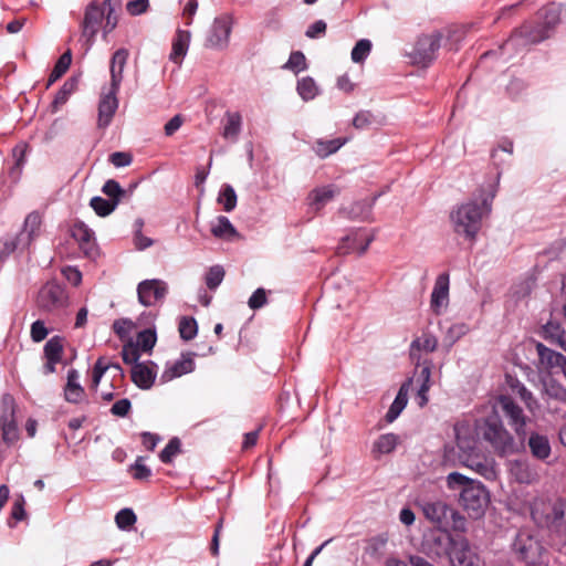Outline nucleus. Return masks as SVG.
Listing matches in <instances>:
<instances>
[{
    "mask_svg": "<svg viewBox=\"0 0 566 566\" xmlns=\"http://www.w3.org/2000/svg\"><path fill=\"white\" fill-rule=\"evenodd\" d=\"M454 434L460 464L471 469L486 480H495L497 478L496 463L494 459L479 452L471 424L467 421L455 423Z\"/></svg>",
    "mask_w": 566,
    "mask_h": 566,
    "instance_id": "f257e3e1",
    "label": "nucleus"
},
{
    "mask_svg": "<svg viewBox=\"0 0 566 566\" xmlns=\"http://www.w3.org/2000/svg\"><path fill=\"white\" fill-rule=\"evenodd\" d=\"M531 516L538 526L548 531L552 541L566 545V499H535Z\"/></svg>",
    "mask_w": 566,
    "mask_h": 566,
    "instance_id": "f03ea898",
    "label": "nucleus"
},
{
    "mask_svg": "<svg viewBox=\"0 0 566 566\" xmlns=\"http://www.w3.org/2000/svg\"><path fill=\"white\" fill-rule=\"evenodd\" d=\"M447 486L452 491H460V504L472 518H480L489 504V492L478 481L459 473L451 472L446 478Z\"/></svg>",
    "mask_w": 566,
    "mask_h": 566,
    "instance_id": "7ed1b4c3",
    "label": "nucleus"
},
{
    "mask_svg": "<svg viewBox=\"0 0 566 566\" xmlns=\"http://www.w3.org/2000/svg\"><path fill=\"white\" fill-rule=\"evenodd\" d=\"M493 198L494 193H491L490 198H483L481 203L468 201L457 207L450 214L454 232L474 241L481 229L482 218L491 211Z\"/></svg>",
    "mask_w": 566,
    "mask_h": 566,
    "instance_id": "20e7f679",
    "label": "nucleus"
},
{
    "mask_svg": "<svg viewBox=\"0 0 566 566\" xmlns=\"http://www.w3.org/2000/svg\"><path fill=\"white\" fill-rule=\"evenodd\" d=\"M513 557L528 566L547 563L548 551L539 536L527 528L520 530L511 543Z\"/></svg>",
    "mask_w": 566,
    "mask_h": 566,
    "instance_id": "39448f33",
    "label": "nucleus"
},
{
    "mask_svg": "<svg viewBox=\"0 0 566 566\" xmlns=\"http://www.w3.org/2000/svg\"><path fill=\"white\" fill-rule=\"evenodd\" d=\"M433 544L438 548L430 549L428 554L437 557L448 554L452 566H481L480 557L464 537L453 538L448 534L439 535L433 538Z\"/></svg>",
    "mask_w": 566,
    "mask_h": 566,
    "instance_id": "423d86ee",
    "label": "nucleus"
},
{
    "mask_svg": "<svg viewBox=\"0 0 566 566\" xmlns=\"http://www.w3.org/2000/svg\"><path fill=\"white\" fill-rule=\"evenodd\" d=\"M539 27L532 24H524L516 30L513 35L506 41L505 46H514L523 41L524 44L537 43L548 36V30L555 27L559 21V8L552 3L537 13Z\"/></svg>",
    "mask_w": 566,
    "mask_h": 566,
    "instance_id": "0eeeda50",
    "label": "nucleus"
},
{
    "mask_svg": "<svg viewBox=\"0 0 566 566\" xmlns=\"http://www.w3.org/2000/svg\"><path fill=\"white\" fill-rule=\"evenodd\" d=\"M120 0H104L102 3L92 2L87 6L83 20V35L92 41L103 25L104 32L108 33L117 24V18L114 14Z\"/></svg>",
    "mask_w": 566,
    "mask_h": 566,
    "instance_id": "6e6552de",
    "label": "nucleus"
},
{
    "mask_svg": "<svg viewBox=\"0 0 566 566\" xmlns=\"http://www.w3.org/2000/svg\"><path fill=\"white\" fill-rule=\"evenodd\" d=\"M483 437L501 455L511 454L515 451L513 437L499 419H488L485 421Z\"/></svg>",
    "mask_w": 566,
    "mask_h": 566,
    "instance_id": "1a4fd4ad",
    "label": "nucleus"
},
{
    "mask_svg": "<svg viewBox=\"0 0 566 566\" xmlns=\"http://www.w3.org/2000/svg\"><path fill=\"white\" fill-rule=\"evenodd\" d=\"M38 305L44 311L60 313L67 307L69 295L62 285L49 282L39 292Z\"/></svg>",
    "mask_w": 566,
    "mask_h": 566,
    "instance_id": "9d476101",
    "label": "nucleus"
},
{
    "mask_svg": "<svg viewBox=\"0 0 566 566\" xmlns=\"http://www.w3.org/2000/svg\"><path fill=\"white\" fill-rule=\"evenodd\" d=\"M500 409L509 420V424L514 429L520 440L526 439V422L527 418L523 409L510 397L502 395L496 399L495 406Z\"/></svg>",
    "mask_w": 566,
    "mask_h": 566,
    "instance_id": "9b49d317",
    "label": "nucleus"
},
{
    "mask_svg": "<svg viewBox=\"0 0 566 566\" xmlns=\"http://www.w3.org/2000/svg\"><path fill=\"white\" fill-rule=\"evenodd\" d=\"M233 21L230 15H221L213 20L208 31L205 46L214 50H223L229 44Z\"/></svg>",
    "mask_w": 566,
    "mask_h": 566,
    "instance_id": "f8f14e48",
    "label": "nucleus"
},
{
    "mask_svg": "<svg viewBox=\"0 0 566 566\" xmlns=\"http://www.w3.org/2000/svg\"><path fill=\"white\" fill-rule=\"evenodd\" d=\"M441 35L432 33L422 35L415 44L410 57L415 64L426 66L434 60L436 53L440 48Z\"/></svg>",
    "mask_w": 566,
    "mask_h": 566,
    "instance_id": "ddd939ff",
    "label": "nucleus"
},
{
    "mask_svg": "<svg viewBox=\"0 0 566 566\" xmlns=\"http://www.w3.org/2000/svg\"><path fill=\"white\" fill-rule=\"evenodd\" d=\"M374 238L375 235L371 231L357 229L343 239L338 247V253L347 254L356 252L361 255L367 251Z\"/></svg>",
    "mask_w": 566,
    "mask_h": 566,
    "instance_id": "4468645a",
    "label": "nucleus"
},
{
    "mask_svg": "<svg viewBox=\"0 0 566 566\" xmlns=\"http://www.w3.org/2000/svg\"><path fill=\"white\" fill-rule=\"evenodd\" d=\"M167 284L161 280H145L138 284V300L144 306H153L165 298Z\"/></svg>",
    "mask_w": 566,
    "mask_h": 566,
    "instance_id": "2eb2a0df",
    "label": "nucleus"
},
{
    "mask_svg": "<svg viewBox=\"0 0 566 566\" xmlns=\"http://www.w3.org/2000/svg\"><path fill=\"white\" fill-rule=\"evenodd\" d=\"M536 353L538 356L537 369L547 374H554L560 370L564 364H566V357L546 347L542 343L535 344Z\"/></svg>",
    "mask_w": 566,
    "mask_h": 566,
    "instance_id": "dca6fc26",
    "label": "nucleus"
},
{
    "mask_svg": "<svg viewBox=\"0 0 566 566\" xmlns=\"http://www.w3.org/2000/svg\"><path fill=\"white\" fill-rule=\"evenodd\" d=\"M512 480L520 484L531 485L539 481L537 468L525 460H514L509 463Z\"/></svg>",
    "mask_w": 566,
    "mask_h": 566,
    "instance_id": "f3484780",
    "label": "nucleus"
},
{
    "mask_svg": "<svg viewBox=\"0 0 566 566\" xmlns=\"http://www.w3.org/2000/svg\"><path fill=\"white\" fill-rule=\"evenodd\" d=\"M117 93L118 90H114L112 87H109L107 92L102 93L98 103V127L105 128L111 124L112 118L118 108V99L116 97Z\"/></svg>",
    "mask_w": 566,
    "mask_h": 566,
    "instance_id": "a211bd4d",
    "label": "nucleus"
},
{
    "mask_svg": "<svg viewBox=\"0 0 566 566\" xmlns=\"http://www.w3.org/2000/svg\"><path fill=\"white\" fill-rule=\"evenodd\" d=\"M157 366L153 361L135 364L132 380L140 389H149L156 379Z\"/></svg>",
    "mask_w": 566,
    "mask_h": 566,
    "instance_id": "6ab92c4d",
    "label": "nucleus"
},
{
    "mask_svg": "<svg viewBox=\"0 0 566 566\" xmlns=\"http://www.w3.org/2000/svg\"><path fill=\"white\" fill-rule=\"evenodd\" d=\"M449 303V276L448 274H440L436 282L431 293V308L436 314H441L442 310L448 306Z\"/></svg>",
    "mask_w": 566,
    "mask_h": 566,
    "instance_id": "aec40b11",
    "label": "nucleus"
},
{
    "mask_svg": "<svg viewBox=\"0 0 566 566\" xmlns=\"http://www.w3.org/2000/svg\"><path fill=\"white\" fill-rule=\"evenodd\" d=\"M72 237L77 241L85 255L92 258L96 254V244L93 231L83 222L72 227Z\"/></svg>",
    "mask_w": 566,
    "mask_h": 566,
    "instance_id": "412c9836",
    "label": "nucleus"
},
{
    "mask_svg": "<svg viewBox=\"0 0 566 566\" xmlns=\"http://www.w3.org/2000/svg\"><path fill=\"white\" fill-rule=\"evenodd\" d=\"M400 442L399 436L395 433H384L379 436L371 446V457L379 460L382 455L394 452Z\"/></svg>",
    "mask_w": 566,
    "mask_h": 566,
    "instance_id": "4be33fe9",
    "label": "nucleus"
},
{
    "mask_svg": "<svg viewBox=\"0 0 566 566\" xmlns=\"http://www.w3.org/2000/svg\"><path fill=\"white\" fill-rule=\"evenodd\" d=\"M195 369V361L190 354L182 355L179 360L167 366L161 375L164 381H169L174 378L181 377L189 374Z\"/></svg>",
    "mask_w": 566,
    "mask_h": 566,
    "instance_id": "5701e85b",
    "label": "nucleus"
},
{
    "mask_svg": "<svg viewBox=\"0 0 566 566\" xmlns=\"http://www.w3.org/2000/svg\"><path fill=\"white\" fill-rule=\"evenodd\" d=\"M128 59V51L126 49L117 50L111 61V86L114 90H119L123 81V72Z\"/></svg>",
    "mask_w": 566,
    "mask_h": 566,
    "instance_id": "b1692460",
    "label": "nucleus"
},
{
    "mask_svg": "<svg viewBox=\"0 0 566 566\" xmlns=\"http://www.w3.org/2000/svg\"><path fill=\"white\" fill-rule=\"evenodd\" d=\"M422 511L428 520L438 525H442L449 514H454L453 510L442 501L428 502L423 505Z\"/></svg>",
    "mask_w": 566,
    "mask_h": 566,
    "instance_id": "393cba45",
    "label": "nucleus"
},
{
    "mask_svg": "<svg viewBox=\"0 0 566 566\" xmlns=\"http://www.w3.org/2000/svg\"><path fill=\"white\" fill-rule=\"evenodd\" d=\"M191 33L187 30H177L176 36L172 40V48L169 55L170 61L180 64L182 59L188 52L190 44Z\"/></svg>",
    "mask_w": 566,
    "mask_h": 566,
    "instance_id": "a878e982",
    "label": "nucleus"
},
{
    "mask_svg": "<svg viewBox=\"0 0 566 566\" xmlns=\"http://www.w3.org/2000/svg\"><path fill=\"white\" fill-rule=\"evenodd\" d=\"M527 446L532 455L538 460H546L552 453L549 440L545 434L532 432Z\"/></svg>",
    "mask_w": 566,
    "mask_h": 566,
    "instance_id": "bb28decb",
    "label": "nucleus"
},
{
    "mask_svg": "<svg viewBox=\"0 0 566 566\" xmlns=\"http://www.w3.org/2000/svg\"><path fill=\"white\" fill-rule=\"evenodd\" d=\"M210 231L214 238L226 241L239 238L237 229L230 222L229 218L224 216H219L211 222Z\"/></svg>",
    "mask_w": 566,
    "mask_h": 566,
    "instance_id": "cd10ccee",
    "label": "nucleus"
},
{
    "mask_svg": "<svg viewBox=\"0 0 566 566\" xmlns=\"http://www.w3.org/2000/svg\"><path fill=\"white\" fill-rule=\"evenodd\" d=\"M80 375L77 370L70 369L67 373V382L64 388L65 400L71 403H78L84 399L85 391L78 382Z\"/></svg>",
    "mask_w": 566,
    "mask_h": 566,
    "instance_id": "c85d7f7f",
    "label": "nucleus"
},
{
    "mask_svg": "<svg viewBox=\"0 0 566 566\" xmlns=\"http://www.w3.org/2000/svg\"><path fill=\"white\" fill-rule=\"evenodd\" d=\"M242 129V116L239 112H227L224 115V125L222 137L224 139L237 142Z\"/></svg>",
    "mask_w": 566,
    "mask_h": 566,
    "instance_id": "c756f323",
    "label": "nucleus"
},
{
    "mask_svg": "<svg viewBox=\"0 0 566 566\" xmlns=\"http://www.w3.org/2000/svg\"><path fill=\"white\" fill-rule=\"evenodd\" d=\"M411 385V380L405 382L394 402L391 403L388 412L386 413V420L387 422H392L394 420H396L398 418V416L401 413V411L405 409V407L407 406V402H408V392H409V387Z\"/></svg>",
    "mask_w": 566,
    "mask_h": 566,
    "instance_id": "7c9ffc66",
    "label": "nucleus"
},
{
    "mask_svg": "<svg viewBox=\"0 0 566 566\" xmlns=\"http://www.w3.org/2000/svg\"><path fill=\"white\" fill-rule=\"evenodd\" d=\"M542 384L544 400L553 399L566 405V387L553 378L544 379Z\"/></svg>",
    "mask_w": 566,
    "mask_h": 566,
    "instance_id": "2f4dec72",
    "label": "nucleus"
},
{
    "mask_svg": "<svg viewBox=\"0 0 566 566\" xmlns=\"http://www.w3.org/2000/svg\"><path fill=\"white\" fill-rule=\"evenodd\" d=\"M42 224V217L38 212H31L27 216L23 224V230L20 233L19 241H23V235H27L25 244H29L40 233Z\"/></svg>",
    "mask_w": 566,
    "mask_h": 566,
    "instance_id": "473e14b6",
    "label": "nucleus"
},
{
    "mask_svg": "<svg viewBox=\"0 0 566 566\" xmlns=\"http://www.w3.org/2000/svg\"><path fill=\"white\" fill-rule=\"evenodd\" d=\"M387 543L388 536L386 534L376 535L368 539L365 554L373 559L379 560L386 554Z\"/></svg>",
    "mask_w": 566,
    "mask_h": 566,
    "instance_id": "72a5a7b5",
    "label": "nucleus"
},
{
    "mask_svg": "<svg viewBox=\"0 0 566 566\" xmlns=\"http://www.w3.org/2000/svg\"><path fill=\"white\" fill-rule=\"evenodd\" d=\"M544 337L566 352L565 331L557 322H548L543 328Z\"/></svg>",
    "mask_w": 566,
    "mask_h": 566,
    "instance_id": "f704fd0d",
    "label": "nucleus"
},
{
    "mask_svg": "<svg viewBox=\"0 0 566 566\" xmlns=\"http://www.w3.org/2000/svg\"><path fill=\"white\" fill-rule=\"evenodd\" d=\"M335 193L336 190L333 186L316 188L310 193L311 206L319 210L334 198Z\"/></svg>",
    "mask_w": 566,
    "mask_h": 566,
    "instance_id": "c9c22d12",
    "label": "nucleus"
},
{
    "mask_svg": "<svg viewBox=\"0 0 566 566\" xmlns=\"http://www.w3.org/2000/svg\"><path fill=\"white\" fill-rule=\"evenodd\" d=\"M344 139L335 138L331 140L318 139L314 144V151L319 158H326L327 156L335 154L343 145Z\"/></svg>",
    "mask_w": 566,
    "mask_h": 566,
    "instance_id": "e433bc0d",
    "label": "nucleus"
},
{
    "mask_svg": "<svg viewBox=\"0 0 566 566\" xmlns=\"http://www.w3.org/2000/svg\"><path fill=\"white\" fill-rule=\"evenodd\" d=\"M15 401L11 395H4L0 403V424L15 421Z\"/></svg>",
    "mask_w": 566,
    "mask_h": 566,
    "instance_id": "4c0bfd02",
    "label": "nucleus"
},
{
    "mask_svg": "<svg viewBox=\"0 0 566 566\" xmlns=\"http://www.w3.org/2000/svg\"><path fill=\"white\" fill-rule=\"evenodd\" d=\"M296 90L304 101H311L318 94V86L310 76H305L298 80Z\"/></svg>",
    "mask_w": 566,
    "mask_h": 566,
    "instance_id": "58836bf2",
    "label": "nucleus"
},
{
    "mask_svg": "<svg viewBox=\"0 0 566 566\" xmlns=\"http://www.w3.org/2000/svg\"><path fill=\"white\" fill-rule=\"evenodd\" d=\"M430 376L431 370L430 366H423L420 370V374L418 376V381L420 382V388L418 390V397H419V406L423 407L428 402L427 392L430 389Z\"/></svg>",
    "mask_w": 566,
    "mask_h": 566,
    "instance_id": "ea45409f",
    "label": "nucleus"
},
{
    "mask_svg": "<svg viewBox=\"0 0 566 566\" xmlns=\"http://www.w3.org/2000/svg\"><path fill=\"white\" fill-rule=\"evenodd\" d=\"M64 339L60 336H53L44 345V356L46 359L61 360L63 354Z\"/></svg>",
    "mask_w": 566,
    "mask_h": 566,
    "instance_id": "a19ab883",
    "label": "nucleus"
},
{
    "mask_svg": "<svg viewBox=\"0 0 566 566\" xmlns=\"http://www.w3.org/2000/svg\"><path fill=\"white\" fill-rule=\"evenodd\" d=\"M218 202L222 205L227 212L232 211L237 206V193L232 186L224 185L218 196Z\"/></svg>",
    "mask_w": 566,
    "mask_h": 566,
    "instance_id": "79ce46f5",
    "label": "nucleus"
},
{
    "mask_svg": "<svg viewBox=\"0 0 566 566\" xmlns=\"http://www.w3.org/2000/svg\"><path fill=\"white\" fill-rule=\"evenodd\" d=\"M90 206L97 216L106 217L115 210L117 201H111L97 196L91 199Z\"/></svg>",
    "mask_w": 566,
    "mask_h": 566,
    "instance_id": "37998d69",
    "label": "nucleus"
},
{
    "mask_svg": "<svg viewBox=\"0 0 566 566\" xmlns=\"http://www.w3.org/2000/svg\"><path fill=\"white\" fill-rule=\"evenodd\" d=\"M72 62V55L70 51L64 52L55 63L50 77L49 85L59 80L70 67Z\"/></svg>",
    "mask_w": 566,
    "mask_h": 566,
    "instance_id": "c03bdc74",
    "label": "nucleus"
},
{
    "mask_svg": "<svg viewBox=\"0 0 566 566\" xmlns=\"http://www.w3.org/2000/svg\"><path fill=\"white\" fill-rule=\"evenodd\" d=\"M109 367H114V368H116L119 371L122 370L119 365H117V364L111 365L108 361H106V359L104 357H99L96 360V363L94 365V368H93V374H92V380H93V387L94 388H97V386L101 382L102 377L104 376L105 371Z\"/></svg>",
    "mask_w": 566,
    "mask_h": 566,
    "instance_id": "a18cd8bd",
    "label": "nucleus"
},
{
    "mask_svg": "<svg viewBox=\"0 0 566 566\" xmlns=\"http://www.w3.org/2000/svg\"><path fill=\"white\" fill-rule=\"evenodd\" d=\"M102 191L105 196H107L111 200V201H117V205L119 203L120 201V198L124 197L126 195V191L120 187V185L114 180V179H109L107 180L103 188H102Z\"/></svg>",
    "mask_w": 566,
    "mask_h": 566,
    "instance_id": "49530a36",
    "label": "nucleus"
},
{
    "mask_svg": "<svg viewBox=\"0 0 566 566\" xmlns=\"http://www.w3.org/2000/svg\"><path fill=\"white\" fill-rule=\"evenodd\" d=\"M284 67L296 74L306 70L307 63L305 55L301 51L292 52Z\"/></svg>",
    "mask_w": 566,
    "mask_h": 566,
    "instance_id": "de8ad7c7",
    "label": "nucleus"
},
{
    "mask_svg": "<svg viewBox=\"0 0 566 566\" xmlns=\"http://www.w3.org/2000/svg\"><path fill=\"white\" fill-rule=\"evenodd\" d=\"M197 322L191 317H182L179 322L180 337L185 340H190L197 335Z\"/></svg>",
    "mask_w": 566,
    "mask_h": 566,
    "instance_id": "09e8293b",
    "label": "nucleus"
},
{
    "mask_svg": "<svg viewBox=\"0 0 566 566\" xmlns=\"http://www.w3.org/2000/svg\"><path fill=\"white\" fill-rule=\"evenodd\" d=\"M156 333L151 329H145L137 335L136 346L143 352H149L156 344Z\"/></svg>",
    "mask_w": 566,
    "mask_h": 566,
    "instance_id": "8fccbe9b",
    "label": "nucleus"
},
{
    "mask_svg": "<svg viewBox=\"0 0 566 566\" xmlns=\"http://www.w3.org/2000/svg\"><path fill=\"white\" fill-rule=\"evenodd\" d=\"M371 50V42L367 39L359 40L352 50V60L355 63H360L369 55Z\"/></svg>",
    "mask_w": 566,
    "mask_h": 566,
    "instance_id": "3c124183",
    "label": "nucleus"
},
{
    "mask_svg": "<svg viewBox=\"0 0 566 566\" xmlns=\"http://www.w3.org/2000/svg\"><path fill=\"white\" fill-rule=\"evenodd\" d=\"M224 277V270L221 265H214L206 274V284L210 290L217 289Z\"/></svg>",
    "mask_w": 566,
    "mask_h": 566,
    "instance_id": "603ef678",
    "label": "nucleus"
},
{
    "mask_svg": "<svg viewBox=\"0 0 566 566\" xmlns=\"http://www.w3.org/2000/svg\"><path fill=\"white\" fill-rule=\"evenodd\" d=\"M115 522L118 528L127 530L136 523V515L133 510L123 509L116 514Z\"/></svg>",
    "mask_w": 566,
    "mask_h": 566,
    "instance_id": "864d4df0",
    "label": "nucleus"
},
{
    "mask_svg": "<svg viewBox=\"0 0 566 566\" xmlns=\"http://www.w3.org/2000/svg\"><path fill=\"white\" fill-rule=\"evenodd\" d=\"M134 328L135 324L128 318H119L113 323V331L120 339L128 337Z\"/></svg>",
    "mask_w": 566,
    "mask_h": 566,
    "instance_id": "5fc2aeb1",
    "label": "nucleus"
},
{
    "mask_svg": "<svg viewBox=\"0 0 566 566\" xmlns=\"http://www.w3.org/2000/svg\"><path fill=\"white\" fill-rule=\"evenodd\" d=\"M180 452V441L177 438L171 439L159 454L161 462L170 463L172 458Z\"/></svg>",
    "mask_w": 566,
    "mask_h": 566,
    "instance_id": "6e6d98bb",
    "label": "nucleus"
},
{
    "mask_svg": "<svg viewBox=\"0 0 566 566\" xmlns=\"http://www.w3.org/2000/svg\"><path fill=\"white\" fill-rule=\"evenodd\" d=\"M438 346V340L433 335L423 334L420 338L412 343V347H417L420 350L433 352Z\"/></svg>",
    "mask_w": 566,
    "mask_h": 566,
    "instance_id": "4d7b16f0",
    "label": "nucleus"
},
{
    "mask_svg": "<svg viewBox=\"0 0 566 566\" xmlns=\"http://www.w3.org/2000/svg\"><path fill=\"white\" fill-rule=\"evenodd\" d=\"M2 431V439L4 442L12 444L19 439V431L17 427V422H6L0 424Z\"/></svg>",
    "mask_w": 566,
    "mask_h": 566,
    "instance_id": "13d9d810",
    "label": "nucleus"
},
{
    "mask_svg": "<svg viewBox=\"0 0 566 566\" xmlns=\"http://www.w3.org/2000/svg\"><path fill=\"white\" fill-rule=\"evenodd\" d=\"M266 301V291L260 287L255 290L253 294L250 296L248 304L250 308L258 310L265 305Z\"/></svg>",
    "mask_w": 566,
    "mask_h": 566,
    "instance_id": "bf43d9fd",
    "label": "nucleus"
},
{
    "mask_svg": "<svg viewBox=\"0 0 566 566\" xmlns=\"http://www.w3.org/2000/svg\"><path fill=\"white\" fill-rule=\"evenodd\" d=\"M470 331V327L465 323H457L453 324L448 331V338L451 339V343H455L458 339L467 335Z\"/></svg>",
    "mask_w": 566,
    "mask_h": 566,
    "instance_id": "052dcab7",
    "label": "nucleus"
},
{
    "mask_svg": "<svg viewBox=\"0 0 566 566\" xmlns=\"http://www.w3.org/2000/svg\"><path fill=\"white\" fill-rule=\"evenodd\" d=\"M139 348L134 344H127L123 347L122 357L126 364H138Z\"/></svg>",
    "mask_w": 566,
    "mask_h": 566,
    "instance_id": "680f3d73",
    "label": "nucleus"
},
{
    "mask_svg": "<svg viewBox=\"0 0 566 566\" xmlns=\"http://www.w3.org/2000/svg\"><path fill=\"white\" fill-rule=\"evenodd\" d=\"M49 331L42 321H35L31 325V338L35 343H40L48 336Z\"/></svg>",
    "mask_w": 566,
    "mask_h": 566,
    "instance_id": "e2e57ef3",
    "label": "nucleus"
},
{
    "mask_svg": "<svg viewBox=\"0 0 566 566\" xmlns=\"http://www.w3.org/2000/svg\"><path fill=\"white\" fill-rule=\"evenodd\" d=\"M371 211V206L367 203H356L353 206L350 211L348 212L352 218H359L363 220H368Z\"/></svg>",
    "mask_w": 566,
    "mask_h": 566,
    "instance_id": "0e129e2a",
    "label": "nucleus"
},
{
    "mask_svg": "<svg viewBox=\"0 0 566 566\" xmlns=\"http://www.w3.org/2000/svg\"><path fill=\"white\" fill-rule=\"evenodd\" d=\"M326 28L327 25L325 21L317 20L307 28L305 35L310 39L321 38L325 34Z\"/></svg>",
    "mask_w": 566,
    "mask_h": 566,
    "instance_id": "69168bd1",
    "label": "nucleus"
},
{
    "mask_svg": "<svg viewBox=\"0 0 566 566\" xmlns=\"http://www.w3.org/2000/svg\"><path fill=\"white\" fill-rule=\"evenodd\" d=\"M373 123V115L368 111L359 112L353 119V125L357 129L367 128Z\"/></svg>",
    "mask_w": 566,
    "mask_h": 566,
    "instance_id": "338daca9",
    "label": "nucleus"
},
{
    "mask_svg": "<svg viewBox=\"0 0 566 566\" xmlns=\"http://www.w3.org/2000/svg\"><path fill=\"white\" fill-rule=\"evenodd\" d=\"M130 408H132L130 401L127 398H124V399L116 401L112 406L111 412L117 417H125L130 411Z\"/></svg>",
    "mask_w": 566,
    "mask_h": 566,
    "instance_id": "774afa93",
    "label": "nucleus"
}]
</instances>
